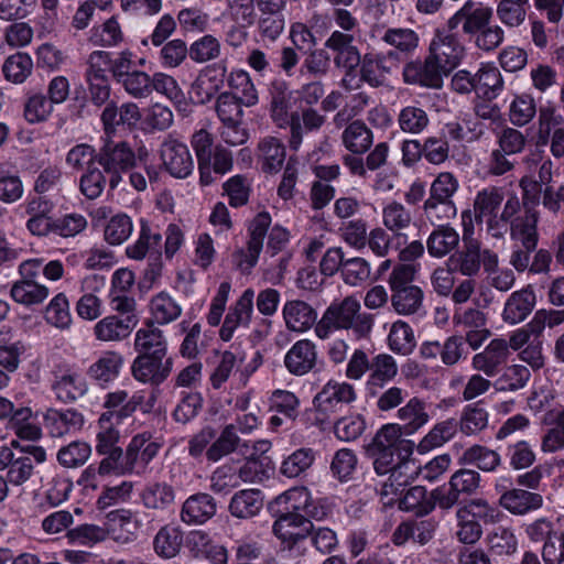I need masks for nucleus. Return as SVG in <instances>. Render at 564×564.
Segmentation results:
<instances>
[{
  "mask_svg": "<svg viewBox=\"0 0 564 564\" xmlns=\"http://www.w3.org/2000/svg\"><path fill=\"white\" fill-rule=\"evenodd\" d=\"M160 444L152 440L149 433H141L134 435L126 452H123L126 459V469L131 473L143 471L149 463L158 455Z\"/></svg>",
  "mask_w": 564,
  "mask_h": 564,
  "instance_id": "15",
  "label": "nucleus"
},
{
  "mask_svg": "<svg viewBox=\"0 0 564 564\" xmlns=\"http://www.w3.org/2000/svg\"><path fill=\"white\" fill-rule=\"evenodd\" d=\"M257 0H227V13L240 26H252L257 21Z\"/></svg>",
  "mask_w": 564,
  "mask_h": 564,
  "instance_id": "62",
  "label": "nucleus"
},
{
  "mask_svg": "<svg viewBox=\"0 0 564 564\" xmlns=\"http://www.w3.org/2000/svg\"><path fill=\"white\" fill-rule=\"evenodd\" d=\"M274 522L272 525L273 534L288 547H293L299 542L308 538L312 522L303 513H284L272 510Z\"/></svg>",
  "mask_w": 564,
  "mask_h": 564,
  "instance_id": "13",
  "label": "nucleus"
},
{
  "mask_svg": "<svg viewBox=\"0 0 564 564\" xmlns=\"http://www.w3.org/2000/svg\"><path fill=\"white\" fill-rule=\"evenodd\" d=\"M317 351L315 344L310 339L297 340L285 354L284 366L293 376H304L315 369Z\"/></svg>",
  "mask_w": 564,
  "mask_h": 564,
  "instance_id": "21",
  "label": "nucleus"
},
{
  "mask_svg": "<svg viewBox=\"0 0 564 564\" xmlns=\"http://www.w3.org/2000/svg\"><path fill=\"white\" fill-rule=\"evenodd\" d=\"M463 47L452 34L438 32L425 58V87L438 89L444 78L457 66Z\"/></svg>",
  "mask_w": 564,
  "mask_h": 564,
  "instance_id": "2",
  "label": "nucleus"
},
{
  "mask_svg": "<svg viewBox=\"0 0 564 564\" xmlns=\"http://www.w3.org/2000/svg\"><path fill=\"white\" fill-rule=\"evenodd\" d=\"M539 215L534 208H527L524 214L517 217L510 225V238L522 247L535 249L539 242Z\"/></svg>",
  "mask_w": 564,
  "mask_h": 564,
  "instance_id": "28",
  "label": "nucleus"
},
{
  "mask_svg": "<svg viewBox=\"0 0 564 564\" xmlns=\"http://www.w3.org/2000/svg\"><path fill=\"white\" fill-rule=\"evenodd\" d=\"M134 349L138 355H167L166 339L153 321H149L144 327L137 332Z\"/></svg>",
  "mask_w": 564,
  "mask_h": 564,
  "instance_id": "30",
  "label": "nucleus"
},
{
  "mask_svg": "<svg viewBox=\"0 0 564 564\" xmlns=\"http://www.w3.org/2000/svg\"><path fill=\"white\" fill-rule=\"evenodd\" d=\"M84 424V414L73 408H50L43 415V426L52 438L74 436L83 430Z\"/></svg>",
  "mask_w": 564,
  "mask_h": 564,
  "instance_id": "12",
  "label": "nucleus"
},
{
  "mask_svg": "<svg viewBox=\"0 0 564 564\" xmlns=\"http://www.w3.org/2000/svg\"><path fill=\"white\" fill-rule=\"evenodd\" d=\"M509 343L505 338H495L486 348L473 357L471 366L487 377L498 375L509 357Z\"/></svg>",
  "mask_w": 564,
  "mask_h": 564,
  "instance_id": "18",
  "label": "nucleus"
},
{
  "mask_svg": "<svg viewBox=\"0 0 564 564\" xmlns=\"http://www.w3.org/2000/svg\"><path fill=\"white\" fill-rule=\"evenodd\" d=\"M140 498L144 508L155 512L154 516H163L174 506L175 490L166 482H151L142 489Z\"/></svg>",
  "mask_w": 564,
  "mask_h": 564,
  "instance_id": "24",
  "label": "nucleus"
},
{
  "mask_svg": "<svg viewBox=\"0 0 564 564\" xmlns=\"http://www.w3.org/2000/svg\"><path fill=\"white\" fill-rule=\"evenodd\" d=\"M415 443L401 437L398 424L380 427L366 446V454L372 460L377 475H389L381 489V495L395 494L399 487L411 484L421 473L419 460L412 458Z\"/></svg>",
  "mask_w": 564,
  "mask_h": 564,
  "instance_id": "1",
  "label": "nucleus"
},
{
  "mask_svg": "<svg viewBox=\"0 0 564 564\" xmlns=\"http://www.w3.org/2000/svg\"><path fill=\"white\" fill-rule=\"evenodd\" d=\"M560 518L540 517L524 525L527 538L533 543L546 542L558 534Z\"/></svg>",
  "mask_w": 564,
  "mask_h": 564,
  "instance_id": "56",
  "label": "nucleus"
},
{
  "mask_svg": "<svg viewBox=\"0 0 564 564\" xmlns=\"http://www.w3.org/2000/svg\"><path fill=\"white\" fill-rule=\"evenodd\" d=\"M161 159L166 171L177 178L187 177L194 169V161L187 145L176 140L162 143Z\"/></svg>",
  "mask_w": 564,
  "mask_h": 564,
  "instance_id": "16",
  "label": "nucleus"
},
{
  "mask_svg": "<svg viewBox=\"0 0 564 564\" xmlns=\"http://www.w3.org/2000/svg\"><path fill=\"white\" fill-rule=\"evenodd\" d=\"M263 507V496L259 489H245L236 492L229 503L231 516L249 519L257 516Z\"/></svg>",
  "mask_w": 564,
  "mask_h": 564,
  "instance_id": "35",
  "label": "nucleus"
},
{
  "mask_svg": "<svg viewBox=\"0 0 564 564\" xmlns=\"http://www.w3.org/2000/svg\"><path fill=\"white\" fill-rule=\"evenodd\" d=\"M173 359L167 355H138L131 365L132 377L153 387L162 384L171 375Z\"/></svg>",
  "mask_w": 564,
  "mask_h": 564,
  "instance_id": "10",
  "label": "nucleus"
},
{
  "mask_svg": "<svg viewBox=\"0 0 564 564\" xmlns=\"http://www.w3.org/2000/svg\"><path fill=\"white\" fill-rule=\"evenodd\" d=\"M503 200V193L500 188L491 186L479 191L474 199V212L476 221L498 215V209Z\"/></svg>",
  "mask_w": 564,
  "mask_h": 564,
  "instance_id": "44",
  "label": "nucleus"
},
{
  "mask_svg": "<svg viewBox=\"0 0 564 564\" xmlns=\"http://www.w3.org/2000/svg\"><path fill=\"white\" fill-rule=\"evenodd\" d=\"M259 156L265 172H278L285 160V147L274 137H265L258 144Z\"/></svg>",
  "mask_w": 564,
  "mask_h": 564,
  "instance_id": "47",
  "label": "nucleus"
},
{
  "mask_svg": "<svg viewBox=\"0 0 564 564\" xmlns=\"http://www.w3.org/2000/svg\"><path fill=\"white\" fill-rule=\"evenodd\" d=\"M270 225L271 216L268 212L257 214L250 221L247 248L239 249L232 254L234 262L241 272L248 273L257 264Z\"/></svg>",
  "mask_w": 564,
  "mask_h": 564,
  "instance_id": "7",
  "label": "nucleus"
},
{
  "mask_svg": "<svg viewBox=\"0 0 564 564\" xmlns=\"http://www.w3.org/2000/svg\"><path fill=\"white\" fill-rule=\"evenodd\" d=\"M463 249L448 258L447 264L455 272L465 276H475L479 273L481 263L485 271L491 273L499 263L498 254L489 249H481L479 241L463 242Z\"/></svg>",
  "mask_w": 564,
  "mask_h": 564,
  "instance_id": "6",
  "label": "nucleus"
},
{
  "mask_svg": "<svg viewBox=\"0 0 564 564\" xmlns=\"http://www.w3.org/2000/svg\"><path fill=\"white\" fill-rule=\"evenodd\" d=\"M123 364L122 356L117 351H105L87 369V376L104 386L113 381L120 373Z\"/></svg>",
  "mask_w": 564,
  "mask_h": 564,
  "instance_id": "31",
  "label": "nucleus"
},
{
  "mask_svg": "<svg viewBox=\"0 0 564 564\" xmlns=\"http://www.w3.org/2000/svg\"><path fill=\"white\" fill-rule=\"evenodd\" d=\"M399 54L395 51L387 53L368 52L362 56L360 65L361 79L373 88L386 85L388 76L398 68Z\"/></svg>",
  "mask_w": 564,
  "mask_h": 564,
  "instance_id": "11",
  "label": "nucleus"
},
{
  "mask_svg": "<svg viewBox=\"0 0 564 564\" xmlns=\"http://www.w3.org/2000/svg\"><path fill=\"white\" fill-rule=\"evenodd\" d=\"M227 77V66L224 62L214 63L202 69L192 84L195 102L208 104L220 91Z\"/></svg>",
  "mask_w": 564,
  "mask_h": 564,
  "instance_id": "14",
  "label": "nucleus"
},
{
  "mask_svg": "<svg viewBox=\"0 0 564 564\" xmlns=\"http://www.w3.org/2000/svg\"><path fill=\"white\" fill-rule=\"evenodd\" d=\"M285 325L289 329L303 333L316 322V311L302 300L286 301L282 310Z\"/></svg>",
  "mask_w": 564,
  "mask_h": 564,
  "instance_id": "25",
  "label": "nucleus"
},
{
  "mask_svg": "<svg viewBox=\"0 0 564 564\" xmlns=\"http://www.w3.org/2000/svg\"><path fill=\"white\" fill-rule=\"evenodd\" d=\"M227 82L229 87L235 90L234 95L242 105L250 107L258 102V91L247 72H231Z\"/></svg>",
  "mask_w": 564,
  "mask_h": 564,
  "instance_id": "53",
  "label": "nucleus"
},
{
  "mask_svg": "<svg viewBox=\"0 0 564 564\" xmlns=\"http://www.w3.org/2000/svg\"><path fill=\"white\" fill-rule=\"evenodd\" d=\"M32 58L25 53H17L7 58L3 64V73L8 80L21 84L32 73Z\"/></svg>",
  "mask_w": 564,
  "mask_h": 564,
  "instance_id": "63",
  "label": "nucleus"
},
{
  "mask_svg": "<svg viewBox=\"0 0 564 564\" xmlns=\"http://www.w3.org/2000/svg\"><path fill=\"white\" fill-rule=\"evenodd\" d=\"M535 306V294L530 285L513 292L505 303L502 319L516 325L523 322Z\"/></svg>",
  "mask_w": 564,
  "mask_h": 564,
  "instance_id": "23",
  "label": "nucleus"
},
{
  "mask_svg": "<svg viewBox=\"0 0 564 564\" xmlns=\"http://www.w3.org/2000/svg\"><path fill=\"white\" fill-rule=\"evenodd\" d=\"M232 153L221 144L215 145L207 165L198 164L200 183L209 185L215 181L214 174L224 175L231 171Z\"/></svg>",
  "mask_w": 564,
  "mask_h": 564,
  "instance_id": "36",
  "label": "nucleus"
},
{
  "mask_svg": "<svg viewBox=\"0 0 564 564\" xmlns=\"http://www.w3.org/2000/svg\"><path fill=\"white\" fill-rule=\"evenodd\" d=\"M324 313L336 329H352L357 337L367 336L373 325L372 315L360 313V303L352 296L332 303Z\"/></svg>",
  "mask_w": 564,
  "mask_h": 564,
  "instance_id": "5",
  "label": "nucleus"
},
{
  "mask_svg": "<svg viewBox=\"0 0 564 564\" xmlns=\"http://www.w3.org/2000/svg\"><path fill=\"white\" fill-rule=\"evenodd\" d=\"M97 164L108 176L109 187L113 191L123 175L137 165V154L128 142L106 139L98 149Z\"/></svg>",
  "mask_w": 564,
  "mask_h": 564,
  "instance_id": "3",
  "label": "nucleus"
},
{
  "mask_svg": "<svg viewBox=\"0 0 564 564\" xmlns=\"http://www.w3.org/2000/svg\"><path fill=\"white\" fill-rule=\"evenodd\" d=\"M499 505L516 516H524L543 506V498L540 494L524 489L512 488L499 497Z\"/></svg>",
  "mask_w": 564,
  "mask_h": 564,
  "instance_id": "26",
  "label": "nucleus"
},
{
  "mask_svg": "<svg viewBox=\"0 0 564 564\" xmlns=\"http://www.w3.org/2000/svg\"><path fill=\"white\" fill-rule=\"evenodd\" d=\"M48 294V289L45 285L29 280L17 281L10 290V295L13 301L25 306L43 303Z\"/></svg>",
  "mask_w": 564,
  "mask_h": 564,
  "instance_id": "42",
  "label": "nucleus"
},
{
  "mask_svg": "<svg viewBox=\"0 0 564 564\" xmlns=\"http://www.w3.org/2000/svg\"><path fill=\"white\" fill-rule=\"evenodd\" d=\"M419 270V265L403 263L394 267L389 276V285L393 292L391 303L399 314H412L421 304L422 290L412 285Z\"/></svg>",
  "mask_w": 564,
  "mask_h": 564,
  "instance_id": "4",
  "label": "nucleus"
},
{
  "mask_svg": "<svg viewBox=\"0 0 564 564\" xmlns=\"http://www.w3.org/2000/svg\"><path fill=\"white\" fill-rule=\"evenodd\" d=\"M397 373L398 365L391 355L378 354L372 357L365 387L366 395H379V392L394 379Z\"/></svg>",
  "mask_w": 564,
  "mask_h": 564,
  "instance_id": "19",
  "label": "nucleus"
},
{
  "mask_svg": "<svg viewBox=\"0 0 564 564\" xmlns=\"http://www.w3.org/2000/svg\"><path fill=\"white\" fill-rule=\"evenodd\" d=\"M492 14V8L487 3L479 0H466L448 19L447 26L453 31L462 25L464 34L475 35L490 23Z\"/></svg>",
  "mask_w": 564,
  "mask_h": 564,
  "instance_id": "9",
  "label": "nucleus"
},
{
  "mask_svg": "<svg viewBox=\"0 0 564 564\" xmlns=\"http://www.w3.org/2000/svg\"><path fill=\"white\" fill-rule=\"evenodd\" d=\"M310 497L311 491L307 487H292L275 497L270 508L271 510H278V512H284L286 514H304Z\"/></svg>",
  "mask_w": 564,
  "mask_h": 564,
  "instance_id": "37",
  "label": "nucleus"
},
{
  "mask_svg": "<svg viewBox=\"0 0 564 564\" xmlns=\"http://www.w3.org/2000/svg\"><path fill=\"white\" fill-rule=\"evenodd\" d=\"M216 513L215 499L208 494H196L183 503L181 519L187 524H202Z\"/></svg>",
  "mask_w": 564,
  "mask_h": 564,
  "instance_id": "27",
  "label": "nucleus"
},
{
  "mask_svg": "<svg viewBox=\"0 0 564 564\" xmlns=\"http://www.w3.org/2000/svg\"><path fill=\"white\" fill-rule=\"evenodd\" d=\"M538 113L536 140L545 139L557 129L564 128V117L553 102L541 106Z\"/></svg>",
  "mask_w": 564,
  "mask_h": 564,
  "instance_id": "61",
  "label": "nucleus"
},
{
  "mask_svg": "<svg viewBox=\"0 0 564 564\" xmlns=\"http://www.w3.org/2000/svg\"><path fill=\"white\" fill-rule=\"evenodd\" d=\"M458 462L462 465H473L485 473H491L501 465V456L494 449L476 444L465 449Z\"/></svg>",
  "mask_w": 564,
  "mask_h": 564,
  "instance_id": "38",
  "label": "nucleus"
},
{
  "mask_svg": "<svg viewBox=\"0 0 564 564\" xmlns=\"http://www.w3.org/2000/svg\"><path fill=\"white\" fill-rule=\"evenodd\" d=\"M108 176L97 165H89L79 178V191L89 200L97 199L104 192Z\"/></svg>",
  "mask_w": 564,
  "mask_h": 564,
  "instance_id": "58",
  "label": "nucleus"
},
{
  "mask_svg": "<svg viewBox=\"0 0 564 564\" xmlns=\"http://www.w3.org/2000/svg\"><path fill=\"white\" fill-rule=\"evenodd\" d=\"M324 122L325 117L312 108L303 110L302 116L296 112L292 113L290 119V147L296 150L301 144L303 139L302 123L307 131H313L318 130L324 124Z\"/></svg>",
  "mask_w": 564,
  "mask_h": 564,
  "instance_id": "40",
  "label": "nucleus"
},
{
  "mask_svg": "<svg viewBox=\"0 0 564 564\" xmlns=\"http://www.w3.org/2000/svg\"><path fill=\"white\" fill-rule=\"evenodd\" d=\"M90 455L91 447L87 442L73 441L58 449L56 458L65 468H77L83 466Z\"/></svg>",
  "mask_w": 564,
  "mask_h": 564,
  "instance_id": "54",
  "label": "nucleus"
},
{
  "mask_svg": "<svg viewBox=\"0 0 564 564\" xmlns=\"http://www.w3.org/2000/svg\"><path fill=\"white\" fill-rule=\"evenodd\" d=\"M102 408L105 411L100 414L98 423L105 422L118 425L133 414L129 405L128 392L126 390L108 392L104 398Z\"/></svg>",
  "mask_w": 564,
  "mask_h": 564,
  "instance_id": "29",
  "label": "nucleus"
},
{
  "mask_svg": "<svg viewBox=\"0 0 564 564\" xmlns=\"http://www.w3.org/2000/svg\"><path fill=\"white\" fill-rule=\"evenodd\" d=\"M476 94L479 97L491 100L503 90V78L497 66L482 64L475 73Z\"/></svg>",
  "mask_w": 564,
  "mask_h": 564,
  "instance_id": "33",
  "label": "nucleus"
},
{
  "mask_svg": "<svg viewBox=\"0 0 564 564\" xmlns=\"http://www.w3.org/2000/svg\"><path fill=\"white\" fill-rule=\"evenodd\" d=\"M536 104L529 94L517 95L509 105V120L514 127H524L536 116Z\"/></svg>",
  "mask_w": 564,
  "mask_h": 564,
  "instance_id": "52",
  "label": "nucleus"
},
{
  "mask_svg": "<svg viewBox=\"0 0 564 564\" xmlns=\"http://www.w3.org/2000/svg\"><path fill=\"white\" fill-rule=\"evenodd\" d=\"M529 2L500 0L496 13L499 21L509 29L520 28L527 19Z\"/></svg>",
  "mask_w": 564,
  "mask_h": 564,
  "instance_id": "57",
  "label": "nucleus"
},
{
  "mask_svg": "<svg viewBox=\"0 0 564 564\" xmlns=\"http://www.w3.org/2000/svg\"><path fill=\"white\" fill-rule=\"evenodd\" d=\"M88 40L95 46L112 47L123 40V33L117 19L111 17L102 24L93 26Z\"/></svg>",
  "mask_w": 564,
  "mask_h": 564,
  "instance_id": "48",
  "label": "nucleus"
},
{
  "mask_svg": "<svg viewBox=\"0 0 564 564\" xmlns=\"http://www.w3.org/2000/svg\"><path fill=\"white\" fill-rule=\"evenodd\" d=\"M188 56V46L182 39H173L160 46L159 62L163 68H176Z\"/></svg>",
  "mask_w": 564,
  "mask_h": 564,
  "instance_id": "59",
  "label": "nucleus"
},
{
  "mask_svg": "<svg viewBox=\"0 0 564 564\" xmlns=\"http://www.w3.org/2000/svg\"><path fill=\"white\" fill-rule=\"evenodd\" d=\"M182 543V532L175 527L164 525L154 536L153 549L160 557L173 558L178 554Z\"/></svg>",
  "mask_w": 564,
  "mask_h": 564,
  "instance_id": "46",
  "label": "nucleus"
},
{
  "mask_svg": "<svg viewBox=\"0 0 564 564\" xmlns=\"http://www.w3.org/2000/svg\"><path fill=\"white\" fill-rule=\"evenodd\" d=\"M489 550L499 556H509L518 551V539L510 528L497 527L487 535Z\"/></svg>",
  "mask_w": 564,
  "mask_h": 564,
  "instance_id": "55",
  "label": "nucleus"
},
{
  "mask_svg": "<svg viewBox=\"0 0 564 564\" xmlns=\"http://www.w3.org/2000/svg\"><path fill=\"white\" fill-rule=\"evenodd\" d=\"M150 311L153 323L165 325L180 317L182 307L167 292L163 291L151 299Z\"/></svg>",
  "mask_w": 564,
  "mask_h": 564,
  "instance_id": "43",
  "label": "nucleus"
},
{
  "mask_svg": "<svg viewBox=\"0 0 564 564\" xmlns=\"http://www.w3.org/2000/svg\"><path fill=\"white\" fill-rule=\"evenodd\" d=\"M52 391L62 403H75L88 392V383L82 373L67 369L56 373L52 382Z\"/></svg>",
  "mask_w": 564,
  "mask_h": 564,
  "instance_id": "20",
  "label": "nucleus"
},
{
  "mask_svg": "<svg viewBox=\"0 0 564 564\" xmlns=\"http://www.w3.org/2000/svg\"><path fill=\"white\" fill-rule=\"evenodd\" d=\"M161 234L153 230L147 220L141 219L139 238L127 248V256L135 260L143 259L149 252L159 256L161 252Z\"/></svg>",
  "mask_w": 564,
  "mask_h": 564,
  "instance_id": "34",
  "label": "nucleus"
},
{
  "mask_svg": "<svg viewBox=\"0 0 564 564\" xmlns=\"http://www.w3.org/2000/svg\"><path fill=\"white\" fill-rule=\"evenodd\" d=\"M388 341L391 350L402 355L411 354L416 345L412 328L402 321L392 325Z\"/></svg>",
  "mask_w": 564,
  "mask_h": 564,
  "instance_id": "60",
  "label": "nucleus"
},
{
  "mask_svg": "<svg viewBox=\"0 0 564 564\" xmlns=\"http://www.w3.org/2000/svg\"><path fill=\"white\" fill-rule=\"evenodd\" d=\"M44 318L47 324L58 328L68 329L72 325L69 302L64 293L56 294L45 308Z\"/></svg>",
  "mask_w": 564,
  "mask_h": 564,
  "instance_id": "51",
  "label": "nucleus"
},
{
  "mask_svg": "<svg viewBox=\"0 0 564 564\" xmlns=\"http://www.w3.org/2000/svg\"><path fill=\"white\" fill-rule=\"evenodd\" d=\"M315 452L311 447H301L281 462L279 471L289 479L305 478L315 462Z\"/></svg>",
  "mask_w": 564,
  "mask_h": 564,
  "instance_id": "32",
  "label": "nucleus"
},
{
  "mask_svg": "<svg viewBox=\"0 0 564 564\" xmlns=\"http://www.w3.org/2000/svg\"><path fill=\"white\" fill-rule=\"evenodd\" d=\"M256 23L259 35L274 42L284 31V12L258 10Z\"/></svg>",
  "mask_w": 564,
  "mask_h": 564,
  "instance_id": "50",
  "label": "nucleus"
},
{
  "mask_svg": "<svg viewBox=\"0 0 564 564\" xmlns=\"http://www.w3.org/2000/svg\"><path fill=\"white\" fill-rule=\"evenodd\" d=\"M357 398L355 388L347 382L329 381L314 397L313 404L322 421L339 413Z\"/></svg>",
  "mask_w": 564,
  "mask_h": 564,
  "instance_id": "8",
  "label": "nucleus"
},
{
  "mask_svg": "<svg viewBox=\"0 0 564 564\" xmlns=\"http://www.w3.org/2000/svg\"><path fill=\"white\" fill-rule=\"evenodd\" d=\"M137 315L119 317L116 315L106 316L94 327L97 339L102 341H119L127 338L137 326Z\"/></svg>",
  "mask_w": 564,
  "mask_h": 564,
  "instance_id": "22",
  "label": "nucleus"
},
{
  "mask_svg": "<svg viewBox=\"0 0 564 564\" xmlns=\"http://www.w3.org/2000/svg\"><path fill=\"white\" fill-rule=\"evenodd\" d=\"M241 438L237 434L236 424H227L223 427L220 434L213 440V443L206 451V458L209 462H218L221 458L232 454L239 447Z\"/></svg>",
  "mask_w": 564,
  "mask_h": 564,
  "instance_id": "39",
  "label": "nucleus"
},
{
  "mask_svg": "<svg viewBox=\"0 0 564 564\" xmlns=\"http://www.w3.org/2000/svg\"><path fill=\"white\" fill-rule=\"evenodd\" d=\"M343 142L352 153L361 154L372 144V133L362 121L356 120L344 130Z\"/></svg>",
  "mask_w": 564,
  "mask_h": 564,
  "instance_id": "49",
  "label": "nucleus"
},
{
  "mask_svg": "<svg viewBox=\"0 0 564 564\" xmlns=\"http://www.w3.org/2000/svg\"><path fill=\"white\" fill-rule=\"evenodd\" d=\"M516 336L509 335V348L518 351V358L529 365L533 370H539L545 365L543 354V340L528 339L527 343H514Z\"/></svg>",
  "mask_w": 564,
  "mask_h": 564,
  "instance_id": "45",
  "label": "nucleus"
},
{
  "mask_svg": "<svg viewBox=\"0 0 564 564\" xmlns=\"http://www.w3.org/2000/svg\"><path fill=\"white\" fill-rule=\"evenodd\" d=\"M253 300L254 291L247 289L235 305L229 308L219 330V336L224 341H229L238 327H248L253 313Z\"/></svg>",
  "mask_w": 564,
  "mask_h": 564,
  "instance_id": "17",
  "label": "nucleus"
},
{
  "mask_svg": "<svg viewBox=\"0 0 564 564\" xmlns=\"http://www.w3.org/2000/svg\"><path fill=\"white\" fill-rule=\"evenodd\" d=\"M366 430V420L359 413L349 414L338 419L334 425L336 437L344 442L357 440Z\"/></svg>",
  "mask_w": 564,
  "mask_h": 564,
  "instance_id": "64",
  "label": "nucleus"
},
{
  "mask_svg": "<svg viewBox=\"0 0 564 564\" xmlns=\"http://www.w3.org/2000/svg\"><path fill=\"white\" fill-rule=\"evenodd\" d=\"M458 242L459 235L453 227L438 225L429 236L426 246L432 257L442 258L454 250Z\"/></svg>",
  "mask_w": 564,
  "mask_h": 564,
  "instance_id": "41",
  "label": "nucleus"
}]
</instances>
